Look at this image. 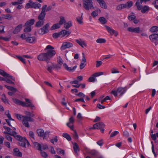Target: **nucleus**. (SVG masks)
<instances>
[{
    "mask_svg": "<svg viewBox=\"0 0 158 158\" xmlns=\"http://www.w3.org/2000/svg\"><path fill=\"white\" fill-rule=\"evenodd\" d=\"M37 58L40 61H47L49 60L46 53L40 54L38 56Z\"/></svg>",
    "mask_w": 158,
    "mask_h": 158,
    "instance_id": "13",
    "label": "nucleus"
},
{
    "mask_svg": "<svg viewBox=\"0 0 158 158\" xmlns=\"http://www.w3.org/2000/svg\"><path fill=\"white\" fill-rule=\"evenodd\" d=\"M99 20L102 24H105L107 22L106 19L103 17H101L99 19Z\"/></svg>",
    "mask_w": 158,
    "mask_h": 158,
    "instance_id": "33",
    "label": "nucleus"
},
{
    "mask_svg": "<svg viewBox=\"0 0 158 158\" xmlns=\"http://www.w3.org/2000/svg\"><path fill=\"white\" fill-rule=\"evenodd\" d=\"M60 20L59 22V24L60 25H62L64 23H65L66 21L64 17L61 16L60 17Z\"/></svg>",
    "mask_w": 158,
    "mask_h": 158,
    "instance_id": "34",
    "label": "nucleus"
},
{
    "mask_svg": "<svg viewBox=\"0 0 158 158\" xmlns=\"http://www.w3.org/2000/svg\"><path fill=\"white\" fill-rule=\"evenodd\" d=\"M25 100L26 103L24 102L21 101L18 99H13L14 102L16 104L21 105L23 106L29 107L31 109H34L35 107L34 106L31 102V101L28 98H25Z\"/></svg>",
    "mask_w": 158,
    "mask_h": 158,
    "instance_id": "2",
    "label": "nucleus"
},
{
    "mask_svg": "<svg viewBox=\"0 0 158 158\" xmlns=\"http://www.w3.org/2000/svg\"><path fill=\"white\" fill-rule=\"evenodd\" d=\"M60 27V25L59 23H56L53 25L51 27L52 30H54L55 29L59 28Z\"/></svg>",
    "mask_w": 158,
    "mask_h": 158,
    "instance_id": "40",
    "label": "nucleus"
},
{
    "mask_svg": "<svg viewBox=\"0 0 158 158\" xmlns=\"http://www.w3.org/2000/svg\"><path fill=\"white\" fill-rule=\"evenodd\" d=\"M37 38L35 36H27V42L30 43H35L36 42Z\"/></svg>",
    "mask_w": 158,
    "mask_h": 158,
    "instance_id": "18",
    "label": "nucleus"
},
{
    "mask_svg": "<svg viewBox=\"0 0 158 158\" xmlns=\"http://www.w3.org/2000/svg\"><path fill=\"white\" fill-rule=\"evenodd\" d=\"M23 118L22 123L25 127L27 128L30 127V125L28 122H32L34 121L33 118L30 117H28L27 116H23Z\"/></svg>",
    "mask_w": 158,
    "mask_h": 158,
    "instance_id": "7",
    "label": "nucleus"
},
{
    "mask_svg": "<svg viewBox=\"0 0 158 158\" xmlns=\"http://www.w3.org/2000/svg\"><path fill=\"white\" fill-rule=\"evenodd\" d=\"M40 151L41 155L42 157L44 158H46L48 156V154L46 152L44 151H42L41 149Z\"/></svg>",
    "mask_w": 158,
    "mask_h": 158,
    "instance_id": "45",
    "label": "nucleus"
},
{
    "mask_svg": "<svg viewBox=\"0 0 158 158\" xmlns=\"http://www.w3.org/2000/svg\"><path fill=\"white\" fill-rule=\"evenodd\" d=\"M5 138L9 141L12 142V141L11 137L9 135H6Z\"/></svg>",
    "mask_w": 158,
    "mask_h": 158,
    "instance_id": "60",
    "label": "nucleus"
},
{
    "mask_svg": "<svg viewBox=\"0 0 158 158\" xmlns=\"http://www.w3.org/2000/svg\"><path fill=\"white\" fill-rule=\"evenodd\" d=\"M119 132L118 131H115L113 132L110 135V137L112 138L114 136H115L116 135L118 134Z\"/></svg>",
    "mask_w": 158,
    "mask_h": 158,
    "instance_id": "49",
    "label": "nucleus"
},
{
    "mask_svg": "<svg viewBox=\"0 0 158 158\" xmlns=\"http://www.w3.org/2000/svg\"><path fill=\"white\" fill-rule=\"evenodd\" d=\"M34 144L35 148L38 150H41L42 146L40 144L37 142H35L34 143Z\"/></svg>",
    "mask_w": 158,
    "mask_h": 158,
    "instance_id": "31",
    "label": "nucleus"
},
{
    "mask_svg": "<svg viewBox=\"0 0 158 158\" xmlns=\"http://www.w3.org/2000/svg\"><path fill=\"white\" fill-rule=\"evenodd\" d=\"M100 6L103 8L106 9L107 8V6L105 2L103 0H97Z\"/></svg>",
    "mask_w": 158,
    "mask_h": 158,
    "instance_id": "22",
    "label": "nucleus"
},
{
    "mask_svg": "<svg viewBox=\"0 0 158 158\" xmlns=\"http://www.w3.org/2000/svg\"><path fill=\"white\" fill-rule=\"evenodd\" d=\"M27 27L26 28L24 29V31L25 32H30L31 31V26L28 25H26Z\"/></svg>",
    "mask_w": 158,
    "mask_h": 158,
    "instance_id": "42",
    "label": "nucleus"
},
{
    "mask_svg": "<svg viewBox=\"0 0 158 158\" xmlns=\"http://www.w3.org/2000/svg\"><path fill=\"white\" fill-rule=\"evenodd\" d=\"M47 7L46 5L43 6L42 8V11L38 17V19L45 20L46 15V8Z\"/></svg>",
    "mask_w": 158,
    "mask_h": 158,
    "instance_id": "9",
    "label": "nucleus"
},
{
    "mask_svg": "<svg viewBox=\"0 0 158 158\" xmlns=\"http://www.w3.org/2000/svg\"><path fill=\"white\" fill-rule=\"evenodd\" d=\"M142 4H139L138 3H135V5L136 6L138 10H141V12L143 14L147 13L150 10L149 6L147 5L143 6Z\"/></svg>",
    "mask_w": 158,
    "mask_h": 158,
    "instance_id": "5",
    "label": "nucleus"
},
{
    "mask_svg": "<svg viewBox=\"0 0 158 158\" xmlns=\"http://www.w3.org/2000/svg\"><path fill=\"white\" fill-rule=\"evenodd\" d=\"M37 133L39 136L43 137L44 139L46 137L47 135H48L49 132L48 131L44 132V131L41 129H38L37 130Z\"/></svg>",
    "mask_w": 158,
    "mask_h": 158,
    "instance_id": "15",
    "label": "nucleus"
},
{
    "mask_svg": "<svg viewBox=\"0 0 158 158\" xmlns=\"http://www.w3.org/2000/svg\"><path fill=\"white\" fill-rule=\"evenodd\" d=\"M149 38L152 42L156 45L158 43V34H153L149 36Z\"/></svg>",
    "mask_w": 158,
    "mask_h": 158,
    "instance_id": "11",
    "label": "nucleus"
},
{
    "mask_svg": "<svg viewBox=\"0 0 158 158\" xmlns=\"http://www.w3.org/2000/svg\"><path fill=\"white\" fill-rule=\"evenodd\" d=\"M72 25V22L70 21L68 22L67 23H65L64 25V27L66 29H68Z\"/></svg>",
    "mask_w": 158,
    "mask_h": 158,
    "instance_id": "28",
    "label": "nucleus"
},
{
    "mask_svg": "<svg viewBox=\"0 0 158 158\" xmlns=\"http://www.w3.org/2000/svg\"><path fill=\"white\" fill-rule=\"evenodd\" d=\"M39 20L35 24V27H40L43 25L45 20L39 19Z\"/></svg>",
    "mask_w": 158,
    "mask_h": 158,
    "instance_id": "26",
    "label": "nucleus"
},
{
    "mask_svg": "<svg viewBox=\"0 0 158 158\" xmlns=\"http://www.w3.org/2000/svg\"><path fill=\"white\" fill-rule=\"evenodd\" d=\"M76 95L81 98H83L85 97V95L81 92H79L78 94H76Z\"/></svg>",
    "mask_w": 158,
    "mask_h": 158,
    "instance_id": "53",
    "label": "nucleus"
},
{
    "mask_svg": "<svg viewBox=\"0 0 158 158\" xmlns=\"http://www.w3.org/2000/svg\"><path fill=\"white\" fill-rule=\"evenodd\" d=\"M35 22V20L34 19H31L29 21H27L25 24V26L28 25L31 26V25H33Z\"/></svg>",
    "mask_w": 158,
    "mask_h": 158,
    "instance_id": "30",
    "label": "nucleus"
},
{
    "mask_svg": "<svg viewBox=\"0 0 158 158\" xmlns=\"http://www.w3.org/2000/svg\"><path fill=\"white\" fill-rule=\"evenodd\" d=\"M47 67L48 68L47 69V70L50 73H51L52 72V69H53V64H52L51 66L48 65Z\"/></svg>",
    "mask_w": 158,
    "mask_h": 158,
    "instance_id": "50",
    "label": "nucleus"
},
{
    "mask_svg": "<svg viewBox=\"0 0 158 158\" xmlns=\"http://www.w3.org/2000/svg\"><path fill=\"white\" fill-rule=\"evenodd\" d=\"M123 136L126 137H127L129 135V132L127 131H123Z\"/></svg>",
    "mask_w": 158,
    "mask_h": 158,
    "instance_id": "55",
    "label": "nucleus"
},
{
    "mask_svg": "<svg viewBox=\"0 0 158 158\" xmlns=\"http://www.w3.org/2000/svg\"><path fill=\"white\" fill-rule=\"evenodd\" d=\"M101 10L99 9H97L95 11H93L91 14L92 16L94 17H95L98 15V13H100Z\"/></svg>",
    "mask_w": 158,
    "mask_h": 158,
    "instance_id": "27",
    "label": "nucleus"
},
{
    "mask_svg": "<svg viewBox=\"0 0 158 158\" xmlns=\"http://www.w3.org/2000/svg\"><path fill=\"white\" fill-rule=\"evenodd\" d=\"M29 144L28 142L27 139L25 138H24L23 140L20 141L19 143V144L22 147H26V144Z\"/></svg>",
    "mask_w": 158,
    "mask_h": 158,
    "instance_id": "23",
    "label": "nucleus"
},
{
    "mask_svg": "<svg viewBox=\"0 0 158 158\" xmlns=\"http://www.w3.org/2000/svg\"><path fill=\"white\" fill-rule=\"evenodd\" d=\"M150 31L152 32H154L158 31V27L156 26L152 27L150 28Z\"/></svg>",
    "mask_w": 158,
    "mask_h": 158,
    "instance_id": "35",
    "label": "nucleus"
},
{
    "mask_svg": "<svg viewBox=\"0 0 158 158\" xmlns=\"http://www.w3.org/2000/svg\"><path fill=\"white\" fill-rule=\"evenodd\" d=\"M54 49V48L50 45L47 46L44 49V51L46 52V53L49 60L52 58L56 54V52Z\"/></svg>",
    "mask_w": 158,
    "mask_h": 158,
    "instance_id": "3",
    "label": "nucleus"
},
{
    "mask_svg": "<svg viewBox=\"0 0 158 158\" xmlns=\"http://www.w3.org/2000/svg\"><path fill=\"white\" fill-rule=\"evenodd\" d=\"M53 69H56L57 70L60 69L61 68V66L58 64H53Z\"/></svg>",
    "mask_w": 158,
    "mask_h": 158,
    "instance_id": "48",
    "label": "nucleus"
},
{
    "mask_svg": "<svg viewBox=\"0 0 158 158\" xmlns=\"http://www.w3.org/2000/svg\"><path fill=\"white\" fill-rule=\"evenodd\" d=\"M127 8H129L133 5V2L132 1L127 2Z\"/></svg>",
    "mask_w": 158,
    "mask_h": 158,
    "instance_id": "52",
    "label": "nucleus"
},
{
    "mask_svg": "<svg viewBox=\"0 0 158 158\" xmlns=\"http://www.w3.org/2000/svg\"><path fill=\"white\" fill-rule=\"evenodd\" d=\"M111 72L112 73H118L119 72L117 68H112L111 69Z\"/></svg>",
    "mask_w": 158,
    "mask_h": 158,
    "instance_id": "46",
    "label": "nucleus"
},
{
    "mask_svg": "<svg viewBox=\"0 0 158 158\" xmlns=\"http://www.w3.org/2000/svg\"><path fill=\"white\" fill-rule=\"evenodd\" d=\"M136 17L134 15H131L128 17V19L130 20H132L135 19Z\"/></svg>",
    "mask_w": 158,
    "mask_h": 158,
    "instance_id": "58",
    "label": "nucleus"
},
{
    "mask_svg": "<svg viewBox=\"0 0 158 158\" xmlns=\"http://www.w3.org/2000/svg\"><path fill=\"white\" fill-rule=\"evenodd\" d=\"M41 4L40 3H36L32 2L31 0L29 1V2L27 3L25 6L26 8H39L41 7Z\"/></svg>",
    "mask_w": 158,
    "mask_h": 158,
    "instance_id": "8",
    "label": "nucleus"
},
{
    "mask_svg": "<svg viewBox=\"0 0 158 158\" xmlns=\"http://www.w3.org/2000/svg\"><path fill=\"white\" fill-rule=\"evenodd\" d=\"M0 74L4 77H0V81H5L8 83L14 84L13 81H15V78L11 75L1 69H0Z\"/></svg>",
    "mask_w": 158,
    "mask_h": 158,
    "instance_id": "1",
    "label": "nucleus"
},
{
    "mask_svg": "<svg viewBox=\"0 0 158 158\" xmlns=\"http://www.w3.org/2000/svg\"><path fill=\"white\" fill-rule=\"evenodd\" d=\"M14 155L17 156H21L22 153L19 152L18 148H16L14 149Z\"/></svg>",
    "mask_w": 158,
    "mask_h": 158,
    "instance_id": "24",
    "label": "nucleus"
},
{
    "mask_svg": "<svg viewBox=\"0 0 158 158\" xmlns=\"http://www.w3.org/2000/svg\"><path fill=\"white\" fill-rule=\"evenodd\" d=\"M58 63L61 65L63 63V60L60 57H59L57 60Z\"/></svg>",
    "mask_w": 158,
    "mask_h": 158,
    "instance_id": "63",
    "label": "nucleus"
},
{
    "mask_svg": "<svg viewBox=\"0 0 158 158\" xmlns=\"http://www.w3.org/2000/svg\"><path fill=\"white\" fill-rule=\"evenodd\" d=\"M86 65V63H83V62H81V64L80 65V68L81 69H82L83 68L85 67V66Z\"/></svg>",
    "mask_w": 158,
    "mask_h": 158,
    "instance_id": "54",
    "label": "nucleus"
},
{
    "mask_svg": "<svg viewBox=\"0 0 158 158\" xmlns=\"http://www.w3.org/2000/svg\"><path fill=\"white\" fill-rule=\"evenodd\" d=\"M74 122V119L73 117H72L69 119V122L67 124V125L72 130H73V125H69V124H73Z\"/></svg>",
    "mask_w": 158,
    "mask_h": 158,
    "instance_id": "21",
    "label": "nucleus"
},
{
    "mask_svg": "<svg viewBox=\"0 0 158 158\" xmlns=\"http://www.w3.org/2000/svg\"><path fill=\"white\" fill-rule=\"evenodd\" d=\"M57 152L58 153L62 154L63 155H64V150H61L60 148L58 149H57Z\"/></svg>",
    "mask_w": 158,
    "mask_h": 158,
    "instance_id": "64",
    "label": "nucleus"
},
{
    "mask_svg": "<svg viewBox=\"0 0 158 158\" xmlns=\"http://www.w3.org/2000/svg\"><path fill=\"white\" fill-rule=\"evenodd\" d=\"M79 147L78 145L76 143H75L73 144V148L76 153H77L79 151Z\"/></svg>",
    "mask_w": 158,
    "mask_h": 158,
    "instance_id": "29",
    "label": "nucleus"
},
{
    "mask_svg": "<svg viewBox=\"0 0 158 158\" xmlns=\"http://www.w3.org/2000/svg\"><path fill=\"white\" fill-rule=\"evenodd\" d=\"M2 15L5 19H10L13 18V16L10 14L7 15Z\"/></svg>",
    "mask_w": 158,
    "mask_h": 158,
    "instance_id": "32",
    "label": "nucleus"
},
{
    "mask_svg": "<svg viewBox=\"0 0 158 158\" xmlns=\"http://www.w3.org/2000/svg\"><path fill=\"white\" fill-rule=\"evenodd\" d=\"M52 36L54 38H57L59 37H61L60 32L58 33H55L52 34Z\"/></svg>",
    "mask_w": 158,
    "mask_h": 158,
    "instance_id": "41",
    "label": "nucleus"
},
{
    "mask_svg": "<svg viewBox=\"0 0 158 158\" xmlns=\"http://www.w3.org/2000/svg\"><path fill=\"white\" fill-rule=\"evenodd\" d=\"M21 37L23 39L26 40V41L27 39V37L26 34H23L21 35Z\"/></svg>",
    "mask_w": 158,
    "mask_h": 158,
    "instance_id": "57",
    "label": "nucleus"
},
{
    "mask_svg": "<svg viewBox=\"0 0 158 158\" xmlns=\"http://www.w3.org/2000/svg\"><path fill=\"white\" fill-rule=\"evenodd\" d=\"M4 133L5 134L9 135L12 136L16 134V132L14 131H12L11 133H9L7 131H4Z\"/></svg>",
    "mask_w": 158,
    "mask_h": 158,
    "instance_id": "47",
    "label": "nucleus"
},
{
    "mask_svg": "<svg viewBox=\"0 0 158 158\" xmlns=\"http://www.w3.org/2000/svg\"><path fill=\"white\" fill-rule=\"evenodd\" d=\"M75 41L82 48L86 47L87 46V44L85 41L82 40L81 39H76L75 40Z\"/></svg>",
    "mask_w": 158,
    "mask_h": 158,
    "instance_id": "16",
    "label": "nucleus"
},
{
    "mask_svg": "<svg viewBox=\"0 0 158 158\" xmlns=\"http://www.w3.org/2000/svg\"><path fill=\"white\" fill-rule=\"evenodd\" d=\"M25 114L29 116L28 117H30L31 118L33 117L34 116V114L31 113L30 112L26 111Z\"/></svg>",
    "mask_w": 158,
    "mask_h": 158,
    "instance_id": "56",
    "label": "nucleus"
},
{
    "mask_svg": "<svg viewBox=\"0 0 158 158\" xmlns=\"http://www.w3.org/2000/svg\"><path fill=\"white\" fill-rule=\"evenodd\" d=\"M83 7L86 10L92 9L94 8L93 2L91 0H82Z\"/></svg>",
    "mask_w": 158,
    "mask_h": 158,
    "instance_id": "6",
    "label": "nucleus"
},
{
    "mask_svg": "<svg viewBox=\"0 0 158 158\" xmlns=\"http://www.w3.org/2000/svg\"><path fill=\"white\" fill-rule=\"evenodd\" d=\"M23 25L20 24L17 26L15 29L13 31V33L14 34H17L20 31L22 28Z\"/></svg>",
    "mask_w": 158,
    "mask_h": 158,
    "instance_id": "25",
    "label": "nucleus"
},
{
    "mask_svg": "<svg viewBox=\"0 0 158 158\" xmlns=\"http://www.w3.org/2000/svg\"><path fill=\"white\" fill-rule=\"evenodd\" d=\"M102 62L100 61H96V67L98 68L102 64Z\"/></svg>",
    "mask_w": 158,
    "mask_h": 158,
    "instance_id": "61",
    "label": "nucleus"
},
{
    "mask_svg": "<svg viewBox=\"0 0 158 158\" xmlns=\"http://www.w3.org/2000/svg\"><path fill=\"white\" fill-rule=\"evenodd\" d=\"M1 99L4 102L6 103L7 102V100L6 99V96L4 94H3L2 95Z\"/></svg>",
    "mask_w": 158,
    "mask_h": 158,
    "instance_id": "44",
    "label": "nucleus"
},
{
    "mask_svg": "<svg viewBox=\"0 0 158 158\" xmlns=\"http://www.w3.org/2000/svg\"><path fill=\"white\" fill-rule=\"evenodd\" d=\"M49 27V23H47L45 25L43 26V27L40 29L38 30V33L40 34H44L48 33L49 31L48 28Z\"/></svg>",
    "mask_w": 158,
    "mask_h": 158,
    "instance_id": "10",
    "label": "nucleus"
},
{
    "mask_svg": "<svg viewBox=\"0 0 158 158\" xmlns=\"http://www.w3.org/2000/svg\"><path fill=\"white\" fill-rule=\"evenodd\" d=\"M18 140H23V139L22 136L19 135H17V133L14 135H13Z\"/></svg>",
    "mask_w": 158,
    "mask_h": 158,
    "instance_id": "43",
    "label": "nucleus"
},
{
    "mask_svg": "<svg viewBox=\"0 0 158 158\" xmlns=\"http://www.w3.org/2000/svg\"><path fill=\"white\" fill-rule=\"evenodd\" d=\"M98 152L95 150H92L89 152V154L93 156L96 157L98 156Z\"/></svg>",
    "mask_w": 158,
    "mask_h": 158,
    "instance_id": "37",
    "label": "nucleus"
},
{
    "mask_svg": "<svg viewBox=\"0 0 158 158\" xmlns=\"http://www.w3.org/2000/svg\"><path fill=\"white\" fill-rule=\"evenodd\" d=\"M62 136L66 138L68 140L70 141L71 139L70 136L67 133H64L62 135Z\"/></svg>",
    "mask_w": 158,
    "mask_h": 158,
    "instance_id": "38",
    "label": "nucleus"
},
{
    "mask_svg": "<svg viewBox=\"0 0 158 158\" xmlns=\"http://www.w3.org/2000/svg\"><path fill=\"white\" fill-rule=\"evenodd\" d=\"M73 44L72 43L68 42H63L60 49L61 50H64L66 48H68L73 47Z\"/></svg>",
    "mask_w": 158,
    "mask_h": 158,
    "instance_id": "12",
    "label": "nucleus"
},
{
    "mask_svg": "<svg viewBox=\"0 0 158 158\" xmlns=\"http://www.w3.org/2000/svg\"><path fill=\"white\" fill-rule=\"evenodd\" d=\"M83 13L81 14V16H78L77 18V22L80 24H82L83 23L82 21V16Z\"/></svg>",
    "mask_w": 158,
    "mask_h": 158,
    "instance_id": "39",
    "label": "nucleus"
},
{
    "mask_svg": "<svg viewBox=\"0 0 158 158\" xmlns=\"http://www.w3.org/2000/svg\"><path fill=\"white\" fill-rule=\"evenodd\" d=\"M96 42L99 44H102L105 43L106 42V40L104 39L99 38L96 40Z\"/></svg>",
    "mask_w": 158,
    "mask_h": 158,
    "instance_id": "36",
    "label": "nucleus"
},
{
    "mask_svg": "<svg viewBox=\"0 0 158 158\" xmlns=\"http://www.w3.org/2000/svg\"><path fill=\"white\" fill-rule=\"evenodd\" d=\"M77 67V66H74L73 67H69V69H68V71H69L70 72H73V71L75 69H76V68Z\"/></svg>",
    "mask_w": 158,
    "mask_h": 158,
    "instance_id": "59",
    "label": "nucleus"
},
{
    "mask_svg": "<svg viewBox=\"0 0 158 158\" xmlns=\"http://www.w3.org/2000/svg\"><path fill=\"white\" fill-rule=\"evenodd\" d=\"M17 57L21 61L23 62L24 64H26L25 60L23 59L22 57L20 56H17Z\"/></svg>",
    "mask_w": 158,
    "mask_h": 158,
    "instance_id": "51",
    "label": "nucleus"
},
{
    "mask_svg": "<svg viewBox=\"0 0 158 158\" xmlns=\"http://www.w3.org/2000/svg\"><path fill=\"white\" fill-rule=\"evenodd\" d=\"M127 30L131 32L139 33L140 31V28L137 27L134 28L132 27H129L127 28Z\"/></svg>",
    "mask_w": 158,
    "mask_h": 158,
    "instance_id": "19",
    "label": "nucleus"
},
{
    "mask_svg": "<svg viewBox=\"0 0 158 158\" xmlns=\"http://www.w3.org/2000/svg\"><path fill=\"white\" fill-rule=\"evenodd\" d=\"M69 31H67L65 30H62L60 31L61 37L66 36L68 37L71 33Z\"/></svg>",
    "mask_w": 158,
    "mask_h": 158,
    "instance_id": "20",
    "label": "nucleus"
},
{
    "mask_svg": "<svg viewBox=\"0 0 158 158\" xmlns=\"http://www.w3.org/2000/svg\"><path fill=\"white\" fill-rule=\"evenodd\" d=\"M127 90V89L126 87H120L118 88L117 91L112 90L111 92V93L114 95V97H117L118 94H119V96H121L123 94H124Z\"/></svg>",
    "mask_w": 158,
    "mask_h": 158,
    "instance_id": "4",
    "label": "nucleus"
},
{
    "mask_svg": "<svg viewBox=\"0 0 158 158\" xmlns=\"http://www.w3.org/2000/svg\"><path fill=\"white\" fill-rule=\"evenodd\" d=\"M104 126L105 125L104 123L102 122H100L94 124L93 126V128H94V129H98L104 127Z\"/></svg>",
    "mask_w": 158,
    "mask_h": 158,
    "instance_id": "17",
    "label": "nucleus"
},
{
    "mask_svg": "<svg viewBox=\"0 0 158 158\" xmlns=\"http://www.w3.org/2000/svg\"><path fill=\"white\" fill-rule=\"evenodd\" d=\"M97 143L100 146H102L103 144V140L102 139L98 141L97 142Z\"/></svg>",
    "mask_w": 158,
    "mask_h": 158,
    "instance_id": "62",
    "label": "nucleus"
},
{
    "mask_svg": "<svg viewBox=\"0 0 158 158\" xmlns=\"http://www.w3.org/2000/svg\"><path fill=\"white\" fill-rule=\"evenodd\" d=\"M104 26L106 28L108 32L111 35H112L114 34L115 36H117L118 35V33L117 31L112 29L107 25H105Z\"/></svg>",
    "mask_w": 158,
    "mask_h": 158,
    "instance_id": "14",
    "label": "nucleus"
}]
</instances>
